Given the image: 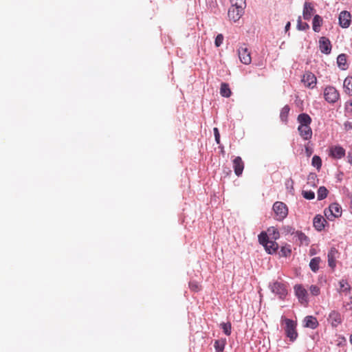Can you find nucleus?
Instances as JSON below:
<instances>
[{
	"mask_svg": "<svg viewBox=\"0 0 352 352\" xmlns=\"http://www.w3.org/2000/svg\"><path fill=\"white\" fill-rule=\"evenodd\" d=\"M325 217L329 221H333L342 215V208L337 203H333L324 210Z\"/></svg>",
	"mask_w": 352,
	"mask_h": 352,
	"instance_id": "f257e3e1",
	"label": "nucleus"
},
{
	"mask_svg": "<svg viewBox=\"0 0 352 352\" xmlns=\"http://www.w3.org/2000/svg\"><path fill=\"white\" fill-rule=\"evenodd\" d=\"M305 153L308 157L311 156L313 153V149L309 146V143L305 145Z\"/></svg>",
	"mask_w": 352,
	"mask_h": 352,
	"instance_id": "c03bdc74",
	"label": "nucleus"
},
{
	"mask_svg": "<svg viewBox=\"0 0 352 352\" xmlns=\"http://www.w3.org/2000/svg\"><path fill=\"white\" fill-rule=\"evenodd\" d=\"M223 36L221 34H218L214 41L215 46L217 47H219L223 43Z\"/></svg>",
	"mask_w": 352,
	"mask_h": 352,
	"instance_id": "79ce46f5",
	"label": "nucleus"
},
{
	"mask_svg": "<svg viewBox=\"0 0 352 352\" xmlns=\"http://www.w3.org/2000/svg\"><path fill=\"white\" fill-rule=\"evenodd\" d=\"M265 250L269 253V254H273L274 252H276V250H278V245L276 242H275L274 241H270V242L267 243V245H265Z\"/></svg>",
	"mask_w": 352,
	"mask_h": 352,
	"instance_id": "b1692460",
	"label": "nucleus"
},
{
	"mask_svg": "<svg viewBox=\"0 0 352 352\" xmlns=\"http://www.w3.org/2000/svg\"><path fill=\"white\" fill-rule=\"evenodd\" d=\"M338 254V250L335 248H331L328 252V265L332 269H334L336 265V256Z\"/></svg>",
	"mask_w": 352,
	"mask_h": 352,
	"instance_id": "6ab92c4d",
	"label": "nucleus"
},
{
	"mask_svg": "<svg viewBox=\"0 0 352 352\" xmlns=\"http://www.w3.org/2000/svg\"><path fill=\"white\" fill-rule=\"evenodd\" d=\"M322 18L320 15L316 14L314 16L312 28L313 30L315 32H319L320 31V28L322 25Z\"/></svg>",
	"mask_w": 352,
	"mask_h": 352,
	"instance_id": "412c9836",
	"label": "nucleus"
},
{
	"mask_svg": "<svg viewBox=\"0 0 352 352\" xmlns=\"http://www.w3.org/2000/svg\"><path fill=\"white\" fill-rule=\"evenodd\" d=\"M311 164L319 170L322 166L321 158L318 155H314L311 160Z\"/></svg>",
	"mask_w": 352,
	"mask_h": 352,
	"instance_id": "72a5a7b5",
	"label": "nucleus"
},
{
	"mask_svg": "<svg viewBox=\"0 0 352 352\" xmlns=\"http://www.w3.org/2000/svg\"><path fill=\"white\" fill-rule=\"evenodd\" d=\"M272 292L278 295L280 299L285 298L287 295V289L286 285L276 281L270 286Z\"/></svg>",
	"mask_w": 352,
	"mask_h": 352,
	"instance_id": "423d86ee",
	"label": "nucleus"
},
{
	"mask_svg": "<svg viewBox=\"0 0 352 352\" xmlns=\"http://www.w3.org/2000/svg\"><path fill=\"white\" fill-rule=\"evenodd\" d=\"M279 254L280 256H285V257L289 256L291 254L290 246L287 245V246L281 247Z\"/></svg>",
	"mask_w": 352,
	"mask_h": 352,
	"instance_id": "e433bc0d",
	"label": "nucleus"
},
{
	"mask_svg": "<svg viewBox=\"0 0 352 352\" xmlns=\"http://www.w3.org/2000/svg\"><path fill=\"white\" fill-rule=\"evenodd\" d=\"M298 131L300 135L305 140H309L312 137V130L310 126H298Z\"/></svg>",
	"mask_w": 352,
	"mask_h": 352,
	"instance_id": "dca6fc26",
	"label": "nucleus"
},
{
	"mask_svg": "<svg viewBox=\"0 0 352 352\" xmlns=\"http://www.w3.org/2000/svg\"><path fill=\"white\" fill-rule=\"evenodd\" d=\"M327 223L326 219L323 217V216L320 214H317L313 220V224L314 228L318 231H322L324 227L325 224Z\"/></svg>",
	"mask_w": 352,
	"mask_h": 352,
	"instance_id": "2eb2a0df",
	"label": "nucleus"
},
{
	"mask_svg": "<svg viewBox=\"0 0 352 352\" xmlns=\"http://www.w3.org/2000/svg\"><path fill=\"white\" fill-rule=\"evenodd\" d=\"M273 210L278 221L283 220L288 214L287 206L282 201H276L273 205Z\"/></svg>",
	"mask_w": 352,
	"mask_h": 352,
	"instance_id": "7ed1b4c3",
	"label": "nucleus"
},
{
	"mask_svg": "<svg viewBox=\"0 0 352 352\" xmlns=\"http://www.w3.org/2000/svg\"><path fill=\"white\" fill-rule=\"evenodd\" d=\"M345 155V149L339 145L331 146L329 149V156L335 159L340 160Z\"/></svg>",
	"mask_w": 352,
	"mask_h": 352,
	"instance_id": "6e6552de",
	"label": "nucleus"
},
{
	"mask_svg": "<svg viewBox=\"0 0 352 352\" xmlns=\"http://www.w3.org/2000/svg\"><path fill=\"white\" fill-rule=\"evenodd\" d=\"M340 284V292H344L350 289V286L348 284L347 281L345 280H341L339 283Z\"/></svg>",
	"mask_w": 352,
	"mask_h": 352,
	"instance_id": "4c0bfd02",
	"label": "nucleus"
},
{
	"mask_svg": "<svg viewBox=\"0 0 352 352\" xmlns=\"http://www.w3.org/2000/svg\"><path fill=\"white\" fill-rule=\"evenodd\" d=\"M338 20L339 25L342 28H347L349 27L351 22V15L348 11H342L339 14Z\"/></svg>",
	"mask_w": 352,
	"mask_h": 352,
	"instance_id": "1a4fd4ad",
	"label": "nucleus"
},
{
	"mask_svg": "<svg viewBox=\"0 0 352 352\" xmlns=\"http://www.w3.org/2000/svg\"><path fill=\"white\" fill-rule=\"evenodd\" d=\"M350 342H351V344H352V335H351V337H350Z\"/></svg>",
	"mask_w": 352,
	"mask_h": 352,
	"instance_id": "8fccbe9b",
	"label": "nucleus"
},
{
	"mask_svg": "<svg viewBox=\"0 0 352 352\" xmlns=\"http://www.w3.org/2000/svg\"><path fill=\"white\" fill-rule=\"evenodd\" d=\"M238 55L241 62L245 65L251 63L252 58L250 51L245 44H243L238 49Z\"/></svg>",
	"mask_w": 352,
	"mask_h": 352,
	"instance_id": "39448f33",
	"label": "nucleus"
},
{
	"mask_svg": "<svg viewBox=\"0 0 352 352\" xmlns=\"http://www.w3.org/2000/svg\"><path fill=\"white\" fill-rule=\"evenodd\" d=\"M297 120L299 123V126H310L311 122V117L307 113L299 114Z\"/></svg>",
	"mask_w": 352,
	"mask_h": 352,
	"instance_id": "aec40b11",
	"label": "nucleus"
},
{
	"mask_svg": "<svg viewBox=\"0 0 352 352\" xmlns=\"http://www.w3.org/2000/svg\"><path fill=\"white\" fill-rule=\"evenodd\" d=\"M221 329H223V331L226 336H230L231 334L232 326L230 322L221 323Z\"/></svg>",
	"mask_w": 352,
	"mask_h": 352,
	"instance_id": "f704fd0d",
	"label": "nucleus"
},
{
	"mask_svg": "<svg viewBox=\"0 0 352 352\" xmlns=\"http://www.w3.org/2000/svg\"><path fill=\"white\" fill-rule=\"evenodd\" d=\"M304 327L307 328H310L312 329H315L318 326V322L316 317L312 316H307L304 318L303 320Z\"/></svg>",
	"mask_w": 352,
	"mask_h": 352,
	"instance_id": "f3484780",
	"label": "nucleus"
},
{
	"mask_svg": "<svg viewBox=\"0 0 352 352\" xmlns=\"http://www.w3.org/2000/svg\"><path fill=\"white\" fill-rule=\"evenodd\" d=\"M342 320V316L340 313L336 311H332L330 312L328 317V321L333 327H338L340 324H341Z\"/></svg>",
	"mask_w": 352,
	"mask_h": 352,
	"instance_id": "4468645a",
	"label": "nucleus"
},
{
	"mask_svg": "<svg viewBox=\"0 0 352 352\" xmlns=\"http://www.w3.org/2000/svg\"><path fill=\"white\" fill-rule=\"evenodd\" d=\"M283 321L285 324V334L291 342H294L298 337L296 323L294 320L288 318H284Z\"/></svg>",
	"mask_w": 352,
	"mask_h": 352,
	"instance_id": "f03ea898",
	"label": "nucleus"
},
{
	"mask_svg": "<svg viewBox=\"0 0 352 352\" xmlns=\"http://www.w3.org/2000/svg\"><path fill=\"white\" fill-rule=\"evenodd\" d=\"M289 110L290 109L288 105H285L282 108L280 113V118L283 122H286L287 121Z\"/></svg>",
	"mask_w": 352,
	"mask_h": 352,
	"instance_id": "bb28decb",
	"label": "nucleus"
},
{
	"mask_svg": "<svg viewBox=\"0 0 352 352\" xmlns=\"http://www.w3.org/2000/svg\"><path fill=\"white\" fill-rule=\"evenodd\" d=\"M309 290L313 296H318L320 292V287L315 285H311L309 287Z\"/></svg>",
	"mask_w": 352,
	"mask_h": 352,
	"instance_id": "a19ab883",
	"label": "nucleus"
},
{
	"mask_svg": "<svg viewBox=\"0 0 352 352\" xmlns=\"http://www.w3.org/2000/svg\"><path fill=\"white\" fill-rule=\"evenodd\" d=\"M324 98L327 102L335 103L339 100L340 94L335 87L328 86L324 89Z\"/></svg>",
	"mask_w": 352,
	"mask_h": 352,
	"instance_id": "20e7f679",
	"label": "nucleus"
},
{
	"mask_svg": "<svg viewBox=\"0 0 352 352\" xmlns=\"http://www.w3.org/2000/svg\"><path fill=\"white\" fill-rule=\"evenodd\" d=\"M318 182V179H317V175L316 173H310L307 177V184L310 186L315 187L316 186L317 184L316 182Z\"/></svg>",
	"mask_w": 352,
	"mask_h": 352,
	"instance_id": "cd10ccee",
	"label": "nucleus"
},
{
	"mask_svg": "<svg viewBox=\"0 0 352 352\" xmlns=\"http://www.w3.org/2000/svg\"><path fill=\"white\" fill-rule=\"evenodd\" d=\"M319 48L322 53L329 54L331 51V43L329 39L325 36H322L319 39Z\"/></svg>",
	"mask_w": 352,
	"mask_h": 352,
	"instance_id": "9b49d317",
	"label": "nucleus"
},
{
	"mask_svg": "<svg viewBox=\"0 0 352 352\" xmlns=\"http://www.w3.org/2000/svg\"><path fill=\"white\" fill-rule=\"evenodd\" d=\"M351 106H352V102L350 104Z\"/></svg>",
	"mask_w": 352,
	"mask_h": 352,
	"instance_id": "603ef678",
	"label": "nucleus"
},
{
	"mask_svg": "<svg viewBox=\"0 0 352 352\" xmlns=\"http://www.w3.org/2000/svg\"><path fill=\"white\" fill-rule=\"evenodd\" d=\"M214 134L215 141L217 142V144H219L220 143V135H219V130L217 128H214Z\"/></svg>",
	"mask_w": 352,
	"mask_h": 352,
	"instance_id": "37998d69",
	"label": "nucleus"
},
{
	"mask_svg": "<svg viewBox=\"0 0 352 352\" xmlns=\"http://www.w3.org/2000/svg\"><path fill=\"white\" fill-rule=\"evenodd\" d=\"M302 194L303 197L308 200L314 199L315 197V193L311 190H304Z\"/></svg>",
	"mask_w": 352,
	"mask_h": 352,
	"instance_id": "58836bf2",
	"label": "nucleus"
},
{
	"mask_svg": "<svg viewBox=\"0 0 352 352\" xmlns=\"http://www.w3.org/2000/svg\"><path fill=\"white\" fill-rule=\"evenodd\" d=\"M233 168L236 175L239 177L242 175L244 169V162L241 157H236L233 160Z\"/></svg>",
	"mask_w": 352,
	"mask_h": 352,
	"instance_id": "ddd939ff",
	"label": "nucleus"
},
{
	"mask_svg": "<svg viewBox=\"0 0 352 352\" xmlns=\"http://www.w3.org/2000/svg\"><path fill=\"white\" fill-rule=\"evenodd\" d=\"M220 94L222 96L228 98L231 96V90L228 84L223 82L221 85Z\"/></svg>",
	"mask_w": 352,
	"mask_h": 352,
	"instance_id": "a878e982",
	"label": "nucleus"
},
{
	"mask_svg": "<svg viewBox=\"0 0 352 352\" xmlns=\"http://www.w3.org/2000/svg\"><path fill=\"white\" fill-rule=\"evenodd\" d=\"M258 242L260 244L265 246L270 241L268 239L267 234L265 232H262L258 236Z\"/></svg>",
	"mask_w": 352,
	"mask_h": 352,
	"instance_id": "7c9ffc66",
	"label": "nucleus"
},
{
	"mask_svg": "<svg viewBox=\"0 0 352 352\" xmlns=\"http://www.w3.org/2000/svg\"><path fill=\"white\" fill-rule=\"evenodd\" d=\"M348 162L352 165V151H349L347 155Z\"/></svg>",
	"mask_w": 352,
	"mask_h": 352,
	"instance_id": "a18cd8bd",
	"label": "nucleus"
},
{
	"mask_svg": "<svg viewBox=\"0 0 352 352\" xmlns=\"http://www.w3.org/2000/svg\"><path fill=\"white\" fill-rule=\"evenodd\" d=\"M244 13L243 8H236L234 7H230L228 10V15L230 20L234 22L238 21Z\"/></svg>",
	"mask_w": 352,
	"mask_h": 352,
	"instance_id": "f8f14e48",
	"label": "nucleus"
},
{
	"mask_svg": "<svg viewBox=\"0 0 352 352\" xmlns=\"http://www.w3.org/2000/svg\"><path fill=\"white\" fill-rule=\"evenodd\" d=\"M315 10L313 5L309 2H305L303 8V17L305 20H309L314 14Z\"/></svg>",
	"mask_w": 352,
	"mask_h": 352,
	"instance_id": "a211bd4d",
	"label": "nucleus"
},
{
	"mask_svg": "<svg viewBox=\"0 0 352 352\" xmlns=\"http://www.w3.org/2000/svg\"><path fill=\"white\" fill-rule=\"evenodd\" d=\"M328 190L324 186H320L318 190V199L322 200L325 199L328 195Z\"/></svg>",
	"mask_w": 352,
	"mask_h": 352,
	"instance_id": "c85d7f7f",
	"label": "nucleus"
},
{
	"mask_svg": "<svg viewBox=\"0 0 352 352\" xmlns=\"http://www.w3.org/2000/svg\"><path fill=\"white\" fill-rule=\"evenodd\" d=\"M267 232L274 240H276L280 237V234L278 230L274 227H270L267 229Z\"/></svg>",
	"mask_w": 352,
	"mask_h": 352,
	"instance_id": "2f4dec72",
	"label": "nucleus"
},
{
	"mask_svg": "<svg viewBox=\"0 0 352 352\" xmlns=\"http://www.w3.org/2000/svg\"><path fill=\"white\" fill-rule=\"evenodd\" d=\"M344 91L349 96H352V77H347L344 81Z\"/></svg>",
	"mask_w": 352,
	"mask_h": 352,
	"instance_id": "5701e85b",
	"label": "nucleus"
},
{
	"mask_svg": "<svg viewBox=\"0 0 352 352\" xmlns=\"http://www.w3.org/2000/svg\"><path fill=\"white\" fill-rule=\"evenodd\" d=\"M226 344V340L225 338L216 340L214 343V347L216 352H223Z\"/></svg>",
	"mask_w": 352,
	"mask_h": 352,
	"instance_id": "4be33fe9",
	"label": "nucleus"
},
{
	"mask_svg": "<svg viewBox=\"0 0 352 352\" xmlns=\"http://www.w3.org/2000/svg\"><path fill=\"white\" fill-rule=\"evenodd\" d=\"M320 262V257H314L310 261L309 267L312 272H317L318 271Z\"/></svg>",
	"mask_w": 352,
	"mask_h": 352,
	"instance_id": "393cba45",
	"label": "nucleus"
},
{
	"mask_svg": "<svg viewBox=\"0 0 352 352\" xmlns=\"http://www.w3.org/2000/svg\"><path fill=\"white\" fill-rule=\"evenodd\" d=\"M231 6L236 8L245 9L246 6L245 0H230Z\"/></svg>",
	"mask_w": 352,
	"mask_h": 352,
	"instance_id": "c756f323",
	"label": "nucleus"
},
{
	"mask_svg": "<svg viewBox=\"0 0 352 352\" xmlns=\"http://www.w3.org/2000/svg\"><path fill=\"white\" fill-rule=\"evenodd\" d=\"M190 289L195 292H197L201 289V285L197 281L192 280L189 282Z\"/></svg>",
	"mask_w": 352,
	"mask_h": 352,
	"instance_id": "c9c22d12",
	"label": "nucleus"
},
{
	"mask_svg": "<svg viewBox=\"0 0 352 352\" xmlns=\"http://www.w3.org/2000/svg\"><path fill=\"white\" fill-rule=\"evenodd\" d=\"M316 76L309 72H306L302 78V82L305 86L311 89L316 85Z\"/></svg>",
	"mask_w": 352,
	"mask_h": 352,
	"instance_id": "9d476101",
	"label": "nucleus"
},
{
	"mask_svg": "<svg viewBox=\"0 0 352 352\" xmlns=\"http://www.w3.org/2000/svg\"><path fill=\"white\" fill-rule=\"evenodd\" d=\"M297 28L299 30H307L309 28V25L307 23L302 22L300 19H299L298 21Z\"/></svg>",
	"mask_w": 352,
	"mask_h": 352,
	"instance_id": "ea45409f",
	"label": "nucleus"
},
{
	"mask_svg": "<svg viewBox=\"0 0 352 352\" xmlns=\"http://www.w3.org/2000/svg\"><path fill=\"white\" fill-rule=\"evenodd\" d=\"M295 294L302 305L308 303V293L307 289L302 285H296L294 287Z\"/></svg>",
	"mask_w": 352,
	"mask_h": 352,
	"instance_id": "0eeeda50",
	"label": "nucleus"
},
{
	"mask_svg": "<svg viewBox=\"0 0 352 352\" xmlns=\"http://www.w3.org/2000/svg\"><path fill=\"white\" fill-rule=\"evenodd\" d=\"M316 254V251L315 248H311L309 250V255H310V256H313V255H314V254Z\"/></svg>",
	"mask_w": 352,
	"mask_h": 352,
	"instance_id": "49530a36",
	"label": "nucleus"
},
{
	"mask_svg": "<svg viewBox=\"0 0 352 352\" xmlns=\"http://www.w3.org/2000/svg\"><path fill=\"white\" fill-rule=\"evenodd\" d=\"M290 28V22H288L285 25V30L287 31Z\"/></svg>",
	"mask_w": 352,
	"mask_h": 352,
	"instance_id": "09e8293b",
	"label": "nucleus"
},
{
	"mask_svg": "<svg viewBox=\"0 0 352 352\" xmlns=\"http://www.w3.org/2000/svg\"><path fill=\"white\" fill-rule=\"evenodd\" d=\"M337 63L338 66L344 69L346 63V55L344 54H340L337 58Z\"/></svg>",
	"mask_w": 352,
	"mask_h": 352,
	"instance_id": "473e14b6",
	"label": "nucleus"
},
{
	"mask_svg": "<svg viewBox=\"0 0 352 352\" xmlns=\"http://www.w3.org/2000/svg\"><path fill=\"white\" fill-rule=\"evenodd\" d=\"M305 239H307V236L305 234H302Z\"/></svg>",
	"mask_w": 352,
	"mask_h": 352,
	"instance_id": "3c124183",
	"label": "nucleus"
},
{
	"mask_svg": "<svg viewBox=\"0 0 352 352\" xmlns=\"http://www.w3.org/2000/svg\"><path fill=\"white\" fill-rule=\"evenodd\" d=\"M345 128L346 129H352V124L351 123L346 124H345Z\"/></svg>",
	"mask_w": 352,
	"mask_h": 352,
	"instance_id": "de8ad7c7",
	"label": "nucleus"
}]
</instances>
